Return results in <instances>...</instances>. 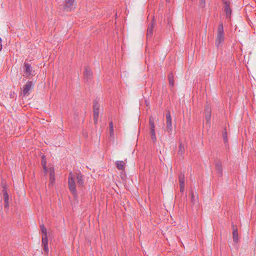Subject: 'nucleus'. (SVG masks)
<instances>
[{"instance_id": "obj_15", "label": "nucleus", "mask_w": 256, "mask_h": 256, "mask_svg": "<svg viewBox=\"0 0 256 256\" xmlns=\"http://www.w3.org/2000/svg\"><path fill=\"white\" fill-rule=\"evenodd\" d=\"M190 199L192 204H196L198 202V195L196 194H194L192 191L190 192Z\"/></svg>"}, {"instance_id": "obj_27", "label": "nucleus", "mask_w": 256, "mask_h": 256, "mask_svg": "<svg viewBox=\"0 0 256 256\" xmlns=\"http://www.w3.org/2000/svg\"><path fill=\"white\" fill-rule=\"evenodd\" d=\"M50 184L53 185L55 181V176H50Z\"/></svg>"}, {"instance_id": "obj_25", "label": "nucleus", "mask_w": 256, "mask_h": 256, "mask_svg": "<svg viewBox=\"0 0 256 256\" xmlns=\"http://www.w3.org/2000/svg\"><path fill=\"white\" fill-rule=\"evenodd\" d=\"M40 230L42 232V234H47L46 229L44 227V225L42 224L40 226Z\"/></svg>"}, {"instance_id": "obj_26", "label": "nucleus", "mask_w": 256, "mask_h": 256, "mask_svg": "<svg viewBox=\"0 0 256 256\" xmlns=\"http://www.w3.org/2000/svg\"><path fill=\"white\" fill-rule=\"evenodd\" d=\"M150 134H151L152 140V141L154 142L156 140L155 132H150Z\"/></svg>"}, {"instance_id": "obj_3", "label": "nucleus", "mask_w": 256, "mask_h": 256, "mask_svg": "<svg viewBox=\"0 0 256 256\" xmlns=\"http://www.w3.org/2000/svg\"><path fill=\"white\" fill-rule=\"evenodd\" d=\"M222 2L224 4V10L226 13V18L230 19L232 12L230 7L231 2L230 0H222Z\"/></svg>"}, {"instance_id": "obj_32", "label": "nucleus", "mask_w": 256, "mask_h": 256, "mask_svg": "<svg viewBox=\"0 0 256 256\" xmlns=\"http://www.w3.org/2000/svg\"><path fill=\"white\" fill-rule=\"evenodd\" d=\"M4 206L6 208H7L8 206V202L6 203H4Z\"/></svg>"}, {"instance_id": "obj_6", "label": "nucleus", "mask_w": 256, "mask_h": 256, "mask_svg": "<svg viewBox=\"0 0 256 256\" xmlns=\"http://www.w3.org/2000/svg\"><path fill=\"white\" fill-rule=\"evenodd\" d=\"M166 131L168 132L169 135H171L172 132V118L170 112L166 114Z\"/></svg>"}, {"instance_id": "obj_5", "label": "nucleus", "mask_w": 256, "mask_h": 256, "mask_svg": "<svg viewBox=\"0 0 256 256\" xmlns=\"http://www.w3.org/2000/svg\"><path fill=\"white\" fill-rule=\"evenodd\" d=\"M100 105L98 101L95 100L94 102L93 109H94V124H96L98 121L99 116V109Z\"/></svg>"}, {"instance_id": "obj_21", "label": "nucleus", "mask_w": 256, "mask_h": 256, "mask_svg": "<svg viewBox=\"0 0 256 256\" xmlns=\"http://www.w3.org/2000/svg\"><path fill=\"white\" fill-rule=\"evenodd\" d=\"M42 244L46 245L48 244V236L47 234H42Z\"/></svg>"}, {"instance_id": "obj_31", "label": "nucleus", "mask_w": 256, "mask_h": 256, "mask_svg": "<svg viewBox=\"0 0 256 256\" xmlns=\"http://www.w3.org/2000/svg\"><path fill=\"white\" fill-rule=\"evenodd\" d=\"M2 39L0 38V52L2 50Z\"/></svg>"}, {"instance_id": "obj_28", "label": "nucleus", "mask_w": 256, "mask_h": 256, "mask_svg": "<svg viewBox=\"0 0 256 256\" xmlns=\"http://www.w3.org/2000/svg\"><path fill=\"white\" fill-rule=\"evenodd\" d=\"M42 164L43 166V168H44V172H48V168L46 167V162H42Z\"/></svg>"}, {"instance_id": "obj_23", "label": "nucleus", "mask_w": 256, "mask_h": 256, "mask_svg": "<svg viewBox=\"0 0 256 256\" xmlns=\"http://www.w3.org/2000/svg\"><path fill=\"white\" fill-rule=\"evenodd\" d=\"M222 138L224 139V142L225 144H226L228 143V137H227V133L226 130V129L224 130V132H222Z\"/></svg>"}, {"instance_id": "obj_29", "label": "nucleus", "mask_w": 256, "mask_h": 256, "mask_svg": "<svg viewBox=\"0 0 256 256\" xmlns=\"http://www.w3.org/2000/svg\"><path fill=\"white\" fill-rule=\"evenodd\" d=\"M43 246H44V252H46V254H47L48 252V244L43 245Z\"/></svg>"}, {"instance_id": "obj_7", "label": "nucleus", "mask_w": 256, "mask_h": 256, "mask_svg": "<svg viewBox=\"0 0 256 256\" xmlns=\"http://www.w3.org/2000/svg\"><path fill=\"white\" fill-rule=\"evenodd\" d=\"M178 180L180 182V192H183L184 190V174L183 172H180L178 176Z\"/></svg>"}, {"instance_id": "obj_9", "label": "nucleus", "mask_w": 256, "mask_h": 256, "mask_svg": "<svg viewBox=\"0 0 256 256\" xmlns=\"http://www.w3.org/2000/svg\"><path fill=\"white\" fill-rule=\"evenodd\" d=\"M33 87V84L32 81H28L26 85L24 86L23 90H22V93L24 96L28 95L30 94V90Z\"/></svg>"}, {"instance_id": "obj_8", "label": "nucleus", "mask_w": 256, "mask_h": 256, "mask_svg": "<svg viewBox=\"0 0 256 256\" xmlns=\"http://www.w3.org/2000/svg\"><path fill=\"white\" fill-rule=\"evenodd\" d=\"M156 22L154 20L153 18L152 21L150 23V24L148 25V30H147V34H146V36L147 38H151L152 34H153V30L155 26Z\"/></svg>"}, {"instance_id": "obj_24", "label": "nucleus", "mask_w": 256, "mask_h": 256, "mask_svg": "<svg viewBox=\"0 0 256 256\" xmlns=\"http://www.w3.org/2000/svg\"><path fill=\"white\" fill-rule=\"evenodd\" d=\"M48 172L50 173V176H55L54 170L53 167H50L48 168Z\"/></svg>"}, {"instance_id": "obj_17", "label": "nucleus", "mask_w": 256, "mask_h": 256, "mask_svg": "<svg viewBox=\"0 0 256 256\" xmlns=\"http://www.w3.org/2000/svg\"><path fill=\"white\" fill-rule=\"evenodd\" d=\"M232 236L234 242H238V234L237 228H233Z\"/></svg>"}, {"instance_id": "obj_19", "label": "nucleus", "mask_w": 256, "mask_h": 256, "mask_svg": "<svg viewBox=\"0 0 256 256\" xmlns=\"http://www.w3.org/2000/svg\"><path fill=\"white\" fill-rule=\"evenodd\" d=\"M174 76L172 73H170L168 75V80L169 81L170 85L171 86H173L174 85Z\"/></svg>"}, {"instance_id": "obj_1", "label": "nucleus", "mask_w": 256, "mask_h": 256, "mask_svg": "<svg viewBox=\"0 0 256 256\" xmlns=\"http://www.w3.org/2000/svg\"><path fill=\"white\" fill-rule=\"evenodd\" d=\"M76 182L78 186L82 188L84 184L83 176L80 172L75 173L70 172L68 177V184L70 190L74 196L77 194Z\"/></svg>"}, {"instance_id": "obj_12", "label": "nucleus", "mask_w": 256, "mask_h": 256, "mask_svg": "<svg viewBox=\"0 0 256 256\" xmlns=\"http://www.w3.org/2000/svg\"><path fill=\"white\" fill-rule=\"evenodd\" d=\"M74 2V0H66L64 8L66 10H70L72 9V6H73Z\"/></svg>"}, {"instance_id": "obj_4", "label": "nucleus", "mask_w": 256, "mask_h": 256, "mask_svg": "<svg viewBox=\"0 0 256 256\" xmlns=\"http://www.w3.org/2000/svg\"><path fill=\"white\" fill-rule=\"evenodd\" d=\"M204 116H205V124L208 127L210 128V118H211V108L208 104L205 106L204 109Z\"/></svg>"}, {"instance_id": "obj_11", "label": "nucleus", "mask_w": 256, "mask_h": 256, "mask_svg": "<svg viewBox=\"0 0 256 256\" xmlns=\"http://www.w3.org/2000/svg\"><path fill=\"white\" fill-rule=\"evenodd\" d=\"M215 168L218 176H222V168L221 162L218 161L216 163Z\"/></svg>"}, {"instance_id": "obj_10", "label": "nucleus", "mask_w": 256, "mask_h": 256, "mask_svg": "<svg viewBox=\"0 0 256 256\" xmlns=\"http://www.w3.org/2000/svg\"><path fill=\"white\" fill-rule=\"evenodd\" d=\"M84 78L86 80L88 81L90 80L92 76V72L88 66L85 67L84 70Z\"/></svg>"}, {"instance_id": "obj_20", "label": "nucleus", "mask_w": 256, "mask_h": 256, "mask_svg": "<svg viewBox=\"0 0 256 256\" xmlns=\"http://www.w3.org/2000/svg\"><path fill=\"white\" fill-rule=\"evenodd\" d=\"M2 192L4 203H6L8 202V194L5 188L3 190Z\"/></svg>"}, {"instance_id": "obj_30", "label": "nucleus", "mask_w": 256, "mask_h": 256, "mask_svg": "<svg viewBox=\"0 0 256 256\" xmlns=\"http://www.w3.org/2000/svg\"><path fill=\"white\" fill-rule=\"evenodd\" d=\"M205 0H200V6L202 8H204L205 6Z\"/></svg>"}, {"instance_id": "obj_18", "label": "nucleus", "mask_w": 256, "mask_h": 256, "mask_svg": "<svg viewBox=\"0 0 256 256\" xmlns=\"http://www.w3.org/2000/svg\"><path fill=\"white\" fill-rule=\"evenodd\" d=\"M184 152V145L182 142H180L179 144L178 154L183 157Z\"/></svg>"}, {"instance_id": "obj_16", "label": "nucleus", "mask_w": 256, "mask_h": 256, "mask_svg": "<svg viewBox=\"0 0 256 256\" xmlns=\"http://www.w3.org/2000/svg\"><path fill=\"white\" fill-rule=\"evenodd\" d=\"M149 124H150V132H155V130H154L155 126H154V119L152 116H150V118Z\"/></svg>"}, {"instance_id": "obj_2", "label": "nucleus", "mask_w": 256, "mask_h": 256, "mask_svg": "<svg viewBox=\"0 0 256 256\" xmlns=\"http://www.w3.org/2000/svg\"><path fill=\"white\" fill-rule=\"evenodd\" d=\"M224 26L222 22H220L218 28L217 36L216 40V45L219 47L220 44L224 41Z\"/></svg>"}, {"instance_id": "obj_22", "label": "nucleus", "mask_w": 256, "mask_h": 256, "mask_svg": "<svg viewBox=\"0 0 256 256\" xmlns=\"http://www.w3.org/2000/svg\"><path fill=\"white\" fill-rule=\"evenodd\" d=\"M109 126H110V136H112L114 134L112 122L111 121L110 122Z\"/></svg>"}, {"instance_id": "obj_13", "label": "nucleus", "mask_w": 256, "mask_h": 256, "mask_svg": "<svg viewBox=\"0 0 256 256\" xmlns=\"http://www.w3.org/2000/svg\"><path fill=\"white\" fill-rule=\"evenodd\" d=\"M126 162L122 160H117L116 162V166L118 170H124L125 168Z\"/></svg>"}, {"instance_id": "obj_14", "label": "nucleus", "mask_w": 256, "mask_h": 256, "mask_svg": "<svg viewBox=\"0 0 256 256\" xmlns=\"http://www.w3.org/2000/svg\"><path fill=\"white\" fill-rule=\"evenodd\" d=\"M24 73L26 76H30L32 74V68L30 64L24 62Z\"/></svg>"}]
</instances>
